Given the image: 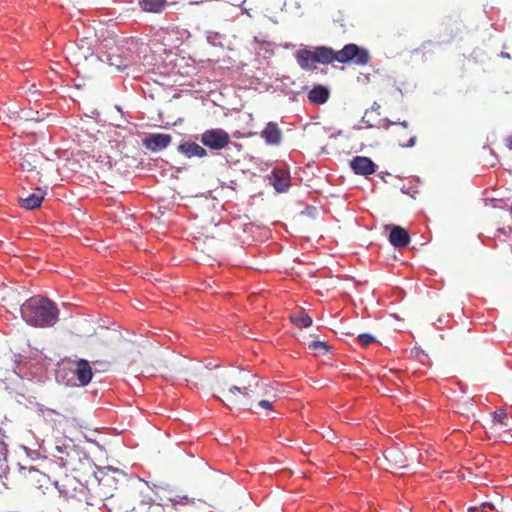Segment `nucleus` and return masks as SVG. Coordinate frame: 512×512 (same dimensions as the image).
I'll return each mask as SVG.
<instances>
[{"label": "nucleus", "mask_w": 512, "mask_h": 512, "mask_svg": "<svg viewBox=\"0 0 512 512\" xmlns=\"http://www.w3.org/2000/svg\"><path fill=\"white\" fill-rule=\"evenodd\" d=\"M126 500L132 512H169L177 506L194 505V499L182 496L168 485H147L131 480L126 487Z\"/></svg>", "instance_id": "obj_1"}, {"label": "nucleus", "mask_w": 512, "mask_h": 512, "mask_svg": "<svg viewBox=\"0 0 512 512\" xmlns=\"http://www.w3.org/2000/svg\"><path fill=\"white\" fill-rule=\"evenodd\" d=\"M295 58L298 64H332L334 61L341 64H367L371 60L369 51L354 43L345 45L337 52L326 46H319L314 50L300 49L296 51Z\"/></svg>", "instance_id": "obj_2"}, {"label": "nucleus", "mask_w": 512, "mask_h": 512, "mask_svg": "<svg viewBox=\"0 0 512 512\" xmlns=\"http://www.w3.org/2000/svg\"><path fill=\"white\" fill-rule=\"evenodd\" d=\"M20 315L33 327H50L58 320V308L45 297H33L20 306Z\"/></svg>", "instance_id": "obj_3"}, {"label": "nucleus", "mask_w": 512, "mask_h": 512, "mask_svg": "<svg viewBox=\"0 0 512 512\" xmlns=\"http://www.w3.org/2000/svg\"><path fill=\"white\" fill-rule=\"evenodd\" d=\"M131 480H139L148 485V483L143 479L137 477L126 478L118 474L116 471L104 473L98 480L99 497L103 500H111L116 493H119L122 495V498L125 499V488Z\"/></svg>", "instance_id": "obj_4"}, {"label": "nucleus", "mask_w": 512, "mask_h": 512, "mask_svg": "<svg viewBox=\"0 0 512 512\" xmlns=\"http://www.w3.org/2000/svg\"><path fill=\"white\" fill-rule=\"evenodd\" d=\"M385 130L389 132L390 141L403 148H411L416 141V136L408 128V122H389L385 124Z\"/></svg>", "instance_id": "obj_5"}, {"label": "nucleus", "mask_w": 512, "mask_h": 512, "mask_svg": "<svg viewBox=\"0 0 512 512\" xmlns=\"http://www.w3.org/2000/svg\"><path fill=\"white\" fill-rule=\"evenodd\" d=\"M9 481L12 482V485L7 487V489L15 486L16 482H23L30 488L41 489L45 487L46 483L48 482V476H46L43 472L38 471L34 467H20L19 474H17V480L9 477ZM0 489H6V487L0 484Z\"/></svg>", "instance_id": "obj_6"}, {"label": "nucleus", "mask_w": 512, "mask_h": 512, "mask_svg": "<svg viewBox=\"0 0 512 512\" xmlns=\"http://www.w3.org/2000/svg\"><path fill=\"white\" fill-rule=\"evenodd\" d=\"M201 144L212 151H219L229 145L230 137L226 131L216 128L201 134Z\"/></svg>", "instance_id": "obj_7"}, {"label": "nucleus", "mask_w": 512, "mask_h": 512, "mask_svg": "<svg viewBox=\"0 0 512 512\" xmlns=\"http://www.w3.org/2000/svg\"><path fill=\"white\" fill-rule=\"evenodd\" d=\"M382 466L389 472H396L399 469L408 467V462L413 461V457L406 456L400 449L391 448L384 452L382 456Z\"/></svg>", "instance_id": "obj_8"}, {"label": "nucleus", "mask_w": 512, "mask_h": 512, "mask_svg": "<svg viewBox=\"0 0 512 512\" xmlns=\"http://www.w3.org/2000/svg\"><path fill=\"white\" fill-rule=\"evenodd\" d=\"M254 387L255 384H249L243 387L231 386L229 389L223 390V398L218 399L228 408L237 407L240 397L250 396V391H252Z\"/></svg>", "instance_id": "obj_9"}, {"label": "nucleus", "mask_w": 512, "mask_h": 512, "mask_svg": "<svg viewBox=\"0 0 512 512\" xmlns=\"http://www.w3.org/2000/svg\"><path fill=\"white\" fill-rule=\"evenodd\" d=\"M55 487H57L58 493L65 497V499H71L76 495V492L81 487V483L76 477L65 474L55 480Z\"/></svg>", "instance_id": "obj_10"}, {"label": "nucleus", "mask_w": 512, "mask_h": 512, "mask_svg": "<svg viewBox=\"0 0 512 512\" xmlns=\"http://www.w3.org/2000/svg\"><path fill=\"white\" fill-rule=\"evenodd\" d=\"M170 143L171 136L162 133L152 134L142 140V145H144L145 149L153 152L165 149Z\"/></svg>", "instance_id": "obj_11"}, {"label": "nucleus", "mask_w": 512, "mask_h": 512, "mask_svg": "<svg viewBox=\"0 0 512 512\" xmlns=\"http://www.w3.org/2000/svg\"><path fill=\"white\" fill-rule=\"evenodd\" d=\"M76 381L80 382L81 386H86L92 379V367L86 359H80L75 364Z\"/></svg>", "instance_id": "obj_12"}, {"label": "nucleus", "mask_w": 512, "mask_h": 512, "mask_svg": "<svg viewBox=\"0 0 512 512\" xmlns=\"http://www.w3.org/2000/svg\"><path fill=\"white\" fill-rule=\"evenodd\" d=\"M389 242L395 249H404L409 244L408 231L400 226L392 227L389 234Z\"/></svg>", "instance_id": "obj_13"}, {"label": "nucleus", "mask_w": 512, "mask_h": 512, "mask_svg": "<svg viewBox=\"0 0 512 512\" xmlns=\"http://www.w3.org/2000/svg\"><path fill=\"white\" fill-rule=\"evenodd\" d=\"M351 169L358 175L368 176L375 172V164L366 157L358 156L351 160Z\"/></svg>", "instance_id": "obj_14"}, {"label": "nucleus", "mask_w": 512, "mask_h": 512, "mask_svg": "<svg viewBox=\"0 0 512 512\" xmlns=\"http://www.w3.org/2000/svg\"><path fill=\"white\" fill-rule=\"evenodd\" d=\"M364 70L354 72L356 75V82L364 86L368 84H375L380 80V74L378 69H374L373 66H362Z\"/></svg>", "instance_id": "obj_15"}, {"label": "nucleus", "mask_w": 512, "mask_h": 512, "mask_svg": "<svg viewBox=\"0 0 512 512\" xmlns=\"http://www.w3.org/2000/svg\"><path fill=\"white\" fill-rule=\"evenodd\" d=\"M260 136L264 138L265 143L269 145H279L281 140V131L275 122H269L265 125L264 130L260 133Z\"/></svg>", "instance_id": "obj_16"}, {"label": "nucleus", "mask_w": 512, "mask_h": 512, "mask_svg": "<svg viewBox=\"0 0 512 512\" xmlns=\"http://www.w3.org/2000/svg\"><path fill=\"white\" fill-rule=\"evenodd\" d=\"M0 484L6 488L12 485L8 480L7 444L2 439H0Z\"/></svg>", "instance_id": "obj_17"}, {"label": "nucleus", "mask_w": 512, "mask_h": 512, "mask_svg": "<svg viewBox=\"0 0 512 512\" xmlns=\"http://www.w3.org/2000/svg\"><path fill=\"white\" fill-rule=\"evenodd\" d=\"M178 152L182 153L184 156L188 158H204L207 155L206 150L202 146L190 141H186L178 145Z\"/></svg>", "instance_id": "obj_18"}, {"label": "nucleus", "mask_w": 512, "mask_h": 512, "mask_svg": "<svg viewBox=\"0 0 512 512\" xmlns=\"http://www.w3.org/2000/svg\"><path fill=\"white\" fill-rule=\"evenodd\" d=\"M45 197V192L40 188L35 189V192L30 193V195L20 198V207L24 209H35L41 205L43 202V198Z\"/></svg>", "instance_id": "obj_19"}, {"label": "nucleus", "mask_w": 512, "mask_h": 512, "mask_svg": "<svg viewBox=\"0 0 512 512\" xmlns=\"http://www.w3.org/2000/svg\"><path fill=\"white\" fill-rule=\"evenodd\" d=\"M329 99V89L323 85H316L308 92V101L314 105H323Z\"/></svg>", "instance_id": "obj_20"}, {"label": "nucleus", "mask_w": 512, "mask_h": 512, "mask_svg": "<svg viewBox=\"0 0 512 512\" xmlns=\"http://www.w3.org/2000/svg\"><path fill=\"white\" fill-rule=\"evenodd\" d=\"M270 183L274 186L275 191L279 193L285 192L289 186L288 173L283 170H274V172H272V176H270Z\"/></svg>", "instance_id": "obj_21"}, {"label": "nucleus", "mask_w": 512, "mask_h": 512, "mask_svg": "<svg viewBox=\"0 0 512 512\" xmlns=\"http://www.w3.org/2000/svg\"><path fill=\"white\" fill-rule=\"evenodd\" d=\"M269 393L276 394V391L272 387L259 384L256 381V387H254V389L251 390V396H244V398H246L247 401H258L260 399L268 398Z\"/></svg>", "instance_id": "obj_22"}, {"label": "nucleus", "mask_w": 512, "mask_h": 512, "mask_svg": "<svg viewBox=\"0 0 512 512\" xmlns=\"http://www.w3.org/2000/svg\"><path fill=\"white\" fill-rule=\"evenodd\" d=\"M290 321H292L293 325H296L298 328H308L312 323L311 317L302 309L293 311V313L290 314Z\"/></svg>", "instance_id": "obj_23"}, {"label": "nucleus", "mask_w": 512, "mask_h": 512, "mask_svg": "<svg viewBox=\"0 0 512 512\" xmlns=\"http://www.w3.org/2000/svg\"><path fill=\"white\" fill-rule=\"evenodd\" d=\"M276 402V394L269 393V398L260 399L258 401H249V407L251 410L264 409L266 411L273 410V404Z\"/></svg>", "instance_id": "obj_24"}, {"label": "nucleus", "mask_w": 512, "mask_h": 512, "mask_svg": "<svg viewBox=\"0 0 512 512\" xmlns=\"http://www.w3.org/2000/svg\"><path fill=\"white\" fill-rule=\"evenodd\" d=\"M140 5L144 11L159 13L166 5V0H140Z\"/></svg>", "instance_id": "obj_25"}, {"label": "nucleus", "mask_w": 512, "mask_h": 512, "mask_svg": "<svg viewBox=\"0 0 512 512\" xmlns=\"http://www.w3.org/2000/svg\"><path fill=\"white\" fill-rule=\"evenodd\" d=\"M20 168L24 171L33 172L36 169V155L26 153L20 158Z\"/></svg>", "instance_id": "obj_26"}, {"label": "nucleus", "mask_w": 512, "mask_h": 512, "mask_svg": "<svg viewBox=\"0 0 512 512\" xmlns=\"http://www.w3.org/2000/svg\"><path fill=\"white\" fill-rule=\"evenodd\" d=\"M492 421L496 422V424L508 427L505 409H497L496 412L492 413Z\"/></svg>", "instance_id": "obj_27"}, {"label": "nucleus", "mask_w": 512, "mask_h": 512, "mask_svg": "<svg viewBox=\"0 0 512 512\" xmlns=\"http://www.w3.org/2000/svg\"><path fill=\"white\" fill-rule=\"evenodd\" d=\"M308 349H310L318 354H326L327 353V345L325 342H321V341H311L310 344H308Z\"/></svg>", "instance_id": "obj_28"}, {"label": "nucleus", "mask_w": 512, "mask_h": 512, "mask_svg": "<svg viewBox=\"0 0 512 512\" xmlns=\"http://www.w3.org/2000/svg\"><path fill=\"white\" fill-rule=\"evenodd\" d=\"M359 343H361L362 346L367 347L371 343L375 342V338L369 334V333H361L358 336Z\"/></svg>", "instance_id": "obj_29"}, {"label": "nucleus", "mask_w": 512, "mask_h": 512, "mask_svg": "<svg viewBox=\"0 0 512 512\" xmlns=\"http://www.w3.org/2000/svg\"><path fill=\"white\" fill-rule=\"evenodd\" d=\"M493 505L489 502H484L479 507H469L468 512H491Z\"/></svg>", "instance_id": "obj_30"}, {"label": "nucleus", "mask_w": 512, "mask_h": 512, "mask_svg": "<svg viewBox=\"0 0 512 512\" xmlns=\"http://www.w3.org/2000/svg\"><path fill=\"white\" fill-rule=\"evenodd\" d=\"M94 370L104 373L109 369V363L106 361H93Z\"/></svg>", "instance_id": "obj_31"}, {"label": "nucleus", "mask_w": 512, "mask_h": 512, "mask_svg": "<svg viewBox=\"0 0 512 512\" xmlns=\"http://www.w3.org/2000/svg\"><path fill=\"white\" fill-rule=\"evenodd\" d=\"M505 147L512 151V136L505 138Z\"/></svg>", "instance_id": "obj_32"}, {"label": "nucleus", "mask_w": 512, "mask_h": 512, "mask_svg": "<svg viewBox=\"0 0 512 512\" xmlns=\"http://www.w3.org/2000/svg\"><path fill=\"white\" fill-rule=\"evenodd\" d=\"M101 163H103V166L106 169H111L112 168V161L109 158L106 161L101 160Z\"/></svg>", "instance_id": "obj_33"}, {"label": "nucleus", "mask_w": 512, "mask_h": 512, "mask_svg": "<svg viewBox=\"0 0 512 512\" xmlns=\"http://www.w3.org/2000/svg\"><path fill=\"white\" fill-rule=\"evenodd\" d=\"M60 461H62L63 466H68L69 462L67 461V458L60 457Z\"/></svg>", "instance_id": "obj_34"}, {"label": "nucleus", "mask_w": 512, "mask_h": 512, "mask_svg": "<svg viewBox=\"0 0 512 512\" xmlns=\"http://www.w3.org/2000/svg\"><path fill=\"white\" fill-rule=\"evenodd\" d=\"M125 68H127V66H117V70L121 72L125 71Z\"/></svg>", "instance_id": "obj_35"}, {"label": "nucleus", "mask_w": 512, "mask_h": 512, "mask_svg": "<svg viewBox=\"0 0 512 512\" xmlns=\"http://www.w3.org/2000/svg\"><path fill=\"white\" fill-rule=\"evenodd\" d=\"M207 39H208V41H209L210 43H212L213 45H215V42H214V39H212V36H208V37H207Z\"/></svg>", "instance_id": "obj_36"}, {"label": "nucleus", "mask_w": 512, "mask_h": 512, "mask_svg": "<svg viewBox=\"0 0 512 512\" xmlns=\"http://www.w3.org/2000/svg\"><path fill=\"white\" fill-rule=\"evenodd\" d=\"M207 39H208V41H209L210 43H212L213 45H215V42H214V39H212V36H208V37H207Z\"/></svg>", "instance_id": "obj_37"}, {"label": "nucleus", "mask_w": 512, "mask_h": 512, "mask_svg": "<svg viewBox=\"0 0 512 512\" xmlns=\"http://www.w3.org/2000/svg\"><path fill=\"white\" fill-rule=\"evenodd\" d=\"M93 58H97V56H95L93 53L90 54V61L93 62L94 59Z\"/></svg>", "instance_id": "obj_38"}, {"label": "nucleus", "mask_w": 512, "mask_h": 512, "mask_svg": "<svg viewBox=\"0 0 512 512\" xmlns=\"http://www.w3.org/2000/svg\"><path fill=\"white\" fill-rule=\"evenodd\" d=\"M501 55L504 57V58H510L509 54L508 53H504L502 52Z\"/></svg>", "instance_id": "obj_39"}, {"label": "nucleus", "mask_w": 512, "mask_h": 512, "mask_svg": "<svg viewBox=\"0 0 512 512\" xmlns=\"http://www.w3.org/2000/svg\"><path fill=\"white\" fill-rule=\"evenodd\" d=\"M303 68H313V69H315L316 66H303Z\"/></svg>", "instance_id": "obj_40"}, {"label": "nucleus", "mask_w": 512, "mask_h": 512, "mask_svg": "<svg viewBox=\"0 0 512 512\" xmlns=\"http://www.w3.org/2000/svg\"><path fill=\"white\" fill-rule=\"evenodd\" d=\"M81 55L83 56V58H84L85 60H88V57H87L84 53H81Z\"/></svg>", "instance_id": "obj_41"}]
</instances>
